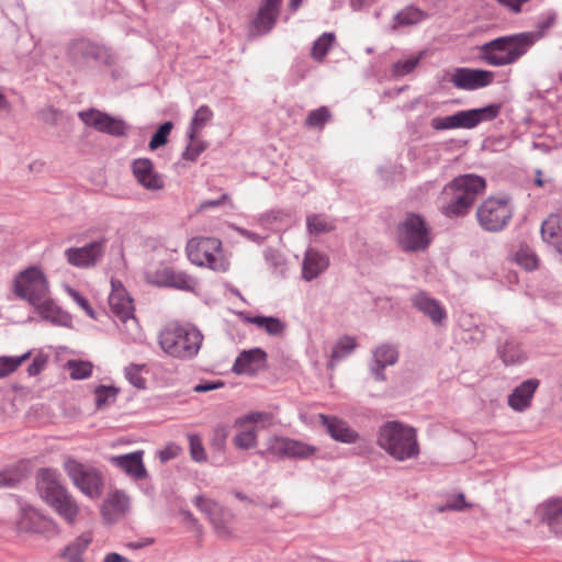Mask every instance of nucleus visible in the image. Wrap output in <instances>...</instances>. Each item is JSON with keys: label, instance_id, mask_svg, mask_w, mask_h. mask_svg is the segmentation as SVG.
Masks as SVG:
<instances>
[{"label": "nucleus", "instance_id": "nucleus-1", "mask_svg": "<svg viewBox=\"0 0 562 562\" xmlns=\"http://www.w3.org/2000/svg\"><path fill=\"white\" fill-rule=\"evenodd\" d=\"M541 38L540 32L499 36L477 47L481 61L504 67L517 63Z\"/></svg>", "mask_w": 562, "mask_h": 562}, {"label": "nucleus", "instance_id": "nucleus-2", "mask_svg": "<svg viewBox=\"0 0 562 562\" xmlns=\"http://www.w3.org/2000/svg\"><path fill=\"white\" fill-rule=\"evenodd\" d=\"M485 179L467 173L452 179L441 193V212L448 217L463 216L469 213L479 195L484 193Z\"/></svg>", "mask_w": 562, "mask_h": 562}, {"label": "nucleus", "instance_id": "nucleus-3", "mask_svg": "<svg viewBox=\"0 0 562 562\" xmlns=\"http://www.w3.org/2000/svg\"><path fill=\"white\" fill-rule=\"evenodd\" d=\"M376 445L400 462L417 459L420 453L416 429L398 420H389L379 427Z\"/></svg>", "mask_w": 562, "mask_h": 562}, {"label": "nucleus", "instance_id": "nucleus-4", "mask_svg": "<svg viewBox=\"0 0 562 562\" xmlns=\"http://www.w3.org/2000/svg\"><path fill=\"white\" fill-rule=\"evenodd\" d=\"M203 342L202 333L192 325L170 323L158 334V345L169 357L191 360L198 356Z\"/></svg>", "mask_w": 562, "mask_h": 562}, {"label": "nucleus", "instance_id": "nucleus-5", "mask_svg": "<svg viewBox=\"0 0 562 562\" xmlns=\"http://www.w3.org/2000/svg\"><path fill=\"white\" fill-rule=\"evenodd\" d=\"M37 490L41 497L68 525H74L80 513L79 505L72 495L61 485L59 474L52 469H42L37 474Z\"/></svg>", "mask_w": 562, "mask_h": 562}, {"label": "nucleus", "instance_id": "nucleus-6", "mask_svg": "<svg viewBox=\"0 0 562 562\" xmlns=\"http://www.w3.org/2000/svg\"><path fill=\"white\" fill-rule=\"evenodd\" d=\"M187 254L193 265L207 267L214 271H226L229 266L224 256L222 243L217 238H192L187 245Z\"/></svg>", "mask_w": 562, "mask_h": 562}, {"label": "nucleus", "instance_id": "nucleus-7", "mask_svg": "<svg viewBox=\"0 0 562 562\" xmlns=\"http://www.w3.org/2000/svg\"><path fill=\"white\" fill-rule=\"evenodd\" d=\"M396 240L403 251H424L431 243L430 228L420 215L407 214L397 226Z\"/></svg>", "mask_w": 562, "mask_h": 562}, {"label": "nucleus", "instance_id": "nucleus-8", "mask_svg": "<svg viewBox=\"0 0 562 562\" xmlns=\"http://www.w3.org/2000/svg\"><path fill=\"white\" fill-rule=\"evenodd\" d=\"M501 111L499 104H488L480 109L459 111L448 116L431 119L430 126L436 131L474 128L482 122L494 120Z\"/></svg>", "mask_w": 562, "mask_h": 562}, {"label": "nucleus", "instance_id": "nucleus-9", "mask_svg": "<svg viewBox=\"0 0 562 562\" xmlns=\"http://www.w3.org/2000/svg\"><path fill=\"white\" fill-rule=\"evenodd\" d=\"M12 290L19 299L35 304L49 294V282L41 267L31 266L15 276Z\"/></svg>", "mask_w": 562, "mask_h": 562}, {"label": "nucleus", "instance_id": "nucleus-10", "mask_svg": "<svg viewBox=\"0 0 562 562\" xmlns=\"http://www.w3.org/2000/svg\"><path fill=\"white\" fill-rule=\"evenodd\" d=\"M67 55L69 61L76 68H86L92 60L108 66L113 65L115 61L109 48L86 38L71 42Z\"/></svg>", "mask_w": 562, "mask_h": 562}, {"label": "nucleus", "instance_id": "nucleus-11", "mask_svg": "<svg viewBox=\"0 0 562 562\" xmlns=\"http://www.w3.org/2000/svg\"><path fill=\"white\" fill-rule=\"evenodd\" d=\"M513 209L507 199H486L476 210L480 226L487 232L502 231L512 220Z\"/></svg>", "mask_w": 562, "mask_h": 562}, {"label": "nucleus", "instance_id": "nucleus-12", "mask_svg": "<svg viewBox=\"0 0 562 562\" xmlns=\"http://www.w3.org/2000/svg\"><path fill=\"white\" fill-rule=\"evenodd\" d=\"M64 468L72 483L87 496L99 497L102 492L103 480L100 472L92 468H86L75 459H68Z\"/></svg>", "mask_w": 562, "mask_h": 562}, {"label": "nucleus", "instance_id": "nucleus-13", "mask_svg": "<svg viewBox=\"0 0 562 562\" xmlns=\"http://www.w3.org/2000/svg\"><path fill=\"white\" fill-rule=\"evenodd\" d=\"M106 239L100 238L82 247H69L64 255L67 262L76 268L89 269L94 267L103 257Z\"/></svg>", "mask_w": 562, "mask_h": 562}, {"label": "nucleus", "instance_id": "nucleus-14", "mask_svg": "<svg viewBox=\"0 0 562 562\" xmlns=\"http://www.w3.org/2000/svg\"><path fill=\"white\" fill-rule=\"evenodd\" d=\"M80 120L98 132L120 137L126 134V124L123 120L110 116L95 109L79 112Z\"/></svg>", "mask_w": 562, "mask_h": 562}, {"label": "nucleus", "instance_id": "nucleus-15", "mask_svg": "<svg viewBox=\"0 0 562 562\" xmlns=\"http://www.w3.org/2000/svg\"><path fill=\"white\" fill-rule=\"evenodd\" d=\"M194 504L209 517L218 537L226 539L232 536V531L228 526L232 515L227 510L214 501L203 496H196Z\"/></svg>", "mask_w": 562, "mask_h": 562}, {"label": "nucleus", "instance_id": "nucleus-16", "mask_svg": "<svg viewBox=\"0 0 562 562\" xmlns=\"http://www.w3.org/2000/svg\"><path fill=\"white\" fill-rule=\"evenodd\" d=\"M494 80V72L484 69L457 68L450 82L458 89L476 90L487 87Z\"/></svg>", "mask_w": 562, "mask_h": 562}, {"label": "nucleus", "instance_id": "nucleus-17", "mask_svg": "<svg viewBox=\"0 0 562 562\" xmlns=\"http://www.w3.org/2000/svg\"><path fill=\"white\" fill-rule=\"evenodd\" d=\"M132 172L137 183L148 191H160L165 188V179L148 158H138L132 162Z\"/></svg>", "mask_w": 562, "mask_h": 562}, {"label": "nucleus", "instance_id": "nucleus-18", "mask_svg": "<svg viewBox=\"0 0 562 562\" xmlns=\"http://www.w3.org/2000/svg\"><path fill=\"white\" fill-rule=\"evenodd\" d=\"M281 4L282 0H262L251 23L250 34L258 36L269 33L280 14Z\"/></svg>", "mask_w": 562, "mask_h": 562}, {"label": "nucleus", "instance_id": "nucleus-19", "mask_svg": "<svg viewBox=\"0 0 562 562\" xmlns=\"http://www.w3.org/2000/svg\"><path fill=\"white\" fill-rule=\"evenodd\" d=\"M412 305L427 316L435 326H443L447 321L445 306L424 291L415 293L411 297Z\"/></svg>", "mask_w": 562, "mask_h": 562}, {"label": "nucleus", "instance_id": "nucleus-20", "mask_svg": "<svg viewBox=\"0 0 562 562\" xmlns=\"http://www.w3.org/2000/svg\"><path fill=\"white\" fill-rule=\"evenodd\" d=\"M111 285L112 291L109 295V305L113 314L123 322L128 319L135 321L133 300L128 296L126 290L120 281L112 280Z\"/></svg>", "mask_w": 562, "mask_h": 562}, {"label": "nucleus", "instance_id": "nucleus-21", "mask_svg": "<svg viewBox=\"0 0 562 562\" xmlns=\"http://www.w3.org/2000/svg\"><path fill=\"white\" fill-rule=\"evenodd\" d=\"M267 353L261 348L244 350L236 358L233 371L237 374L254 375L266 368Z\"/></svg>", "mask_w": 562, "mask_h": 562}, {"label": "nucleus", "instance_id": "nucleus-22", "mask_svg": "<svg viewBox=\"0 0 562 562\" xmlns=\"http://www.w3.org/2000/svg\"><path fill=\"white\" fill-rule=\"evenodd\" d=\"M540 385L538 379H528L517 385L507 397L508 406L518 413H522L531 406L533 395Z\"/></svg>", "mask_w": 562, "mask_h": 562}, {"label": "nucleus", "instance_id": "nucleus-23", "mask_svg": "<svg viewBox=\"0 0 562 562\" xmlns=\"http://www.w3.org/2000/svg\"><path fill=\"white\" fill-rule=\"evenodd\" d=\"M322 425L325 427L327 434L336 441L342 443H353L358 440V432L352 429L347 422L325 414L318 415Z\"/></svg>", "mask_w": 562, "mask_h": 562}, {"label": "nucleus", "instance_id": "nucleus-24", "mask_svg": "<svg viewBox=\"0 0 562 562\" xmlns=\"http://www.w3.org/2000/svg\"><path fill=\"white\" fill-rule=\"evenodd\" d=\"M398 360V349L392 344H382L373 350L371 372L376 381H384L383 373L387 366H393Z\"/></svg>", "mask_w": 562, "mask_h": 562}, {"label": "nucleus", "instance_id": "nucleus-25", "mask_svg": "<svg viewBox=\"0 0 562 562\" xmlns=\"http://www.w3.org/2000/svg\"><path fill=\"white\" fill-rule=\"evenodd\" d=\"M143 450H137L131 453L113 456L110 462L120 468L127 475L135 480H143L147 477V471L143 462Z\"/></svg>", "mask_w": 562, "mask_h": 562}, {"label": "nucleus", "instance_id": "nucleus-26", "mask_svg": "<svg viewBox=\"0 0 562 562\" xmlns=\"http://www.w3.org/2000/svg\"><path fill=\"white\" fill-rule=\"evenodd\" d=\"M92 541L93 532L83 531L61 549L59 558L65 562H86L85 552Z\"/></svg>", "mask_w": 562, "mask_h": 562}, {"label": "nucleus", "instance_id": "nucleus-27", "mask_svg": "<svg viewBox=\"0 0 562 562\" xmlns=\"http://www.w3.org/2000/svg\"><path fill=\"white\" fill-rule=\"evenodd\" d=\"M543 241L554 247L562 260V210L550 214L541 225Z\"/></svg>", "mask_w": 562, "mask_h": 562}, {"label": "nucleus", "instance_id": "nucleus-28", "mask_svg": "<svg viewBox=\"0 0 562 562\" xmlns=\"http://www.w3.org/2000/svg\"><path fill=\"white\" fill-rule=\"evenodd\" d=\"M329 265V259L326 255L316 249L308 248L302 263V278L305 281H312L323 273Z\"/></svg>", "mask_w": 562, "mask_h": 562}, {"label": "nucleus", "instance_id": "nucleus-29", "mask_svg": "<svg viewBox=\"0 0 562 562\" xmlns=\"http://www.w3.org/2000/svg\"><path fill=\"white\" fill-rule=\"evenodd\" d=\"M40 316L58 326H70L71 319L69 315L65 312H63L54 302L48 297H44L42 301H37V303L32 304Z\"/></svg>", "mask_w": 562, "mask_h": 562}, {"label": "nucleus", "instance_id": "nucleus-30", "mask_svg": "<svg viewBox=\"0 0 562 562\" xmlns=\"http://www.w3.org/2000/svg\"><path fill=\"white\" fill-rule=\"evenodd\" d=\"M47 526L57 530V525L53 520L41 517L35 510H25L18 524V530L20 532L44 533Z\"/></svg>", "mask_w": 562, "mask_h": 562}, {"label": "nucleus", "instance_id": "nucleus-31", "mask_svg": "<svg viewBox=\"0 0 562 562\" xmlns=\"http://www.w3.org/2000/svg\"><path fill=\"white\" fill-rule=\"evenodd\" d=\"M130 508V497L124 493L116 491L106 501L103 514L110 519H117L123 516Z\"/></svg>", "mask_w": 562, "mask_h": 562}, {"label": "nucleus", "instance_id": "nucleus-32", "mask_svg": "<svg viewBox=\"0 0 562 562\" xmlns=\"http://www.w3.org/2000/svg\"><path fill=\"white\" fill-rule=\"evenodd\" d=\"M357 347V341L351 336H344L339 338L331 351L328 366L333 368L337 362L351 353Z\"/></svg>", "mask_w": 562, "mask_h": 562}, {"label": "nucleus", "instance_id": "nucleus-33", "mask_svg": "<svg viewBox=\"0 0 562 562\" xmlns=\"http://www.w3.org/2000/svg\"><path fill=\"white\" fill-rule=\"evenodd\" d=\"M542 521L549 525L560 521L562 518V498H551L544 502L539 508Z\"/></svg>", "mask_w": 562, "mask_h": 562}, {"label": "nucleus", "instance_id": "nucleus-34", "mask_svg": "<svg viewBox=\"0 0 562 562\" xmlns=\"http://www.w3.org/2000/svg\"><path fill=\"white\" fill-rule=\"evenodd\" d=\"M249 323L263 328L271 336H282L286 325L277 317L254 316L248 318Z\"/></svg>", "mask_w": 562, "mask_h": 562}, {"label": "nucleus", "instance_id": "nucleus-35", "mask_svg": "<svg viewBox=\"0 0 562 562\" xmlns=\"http://www.w3.org/2000/svg\"><path fill=\"white\" fill-rule=\"evenodd\" d=\"M499 357L506 366L519 364L526 359L520 346L514 341H506L498 350Z\"/></svg>", "mask_w": 562, "mask_h": 562}, {"label": "nucleus", "instance_id": "nucleus-36", "mask_svg": "<svg viewBox=\"0 0 562 562\" xmlns=\"http://www.w3.org/2000/svg\"><path fill=\"white\" fill-rule=\"evenodd\" d=\"M213 116V112L207 105H201L194 113L189 131H188V137L194 139L196 137L198 133L205 126V124L211 121Z\"/></svg>", "mask_w": 562, "mask_h": 562}, {"label": "nucleus", "instance_id": "nucleus-37", "mask_svg": "<svg viewBox=\"0 0 562 562\" xmlns=\"http://www.w3.org/2000/svg\"><path fill=\"white\" fill-rule=\"evenodd\" d=\"M425 18L426 14L422 10L415 7H406L405 9L396 13V15L394 16V20L396 22L395 26L415 25L422 22Z\"/></svg>", "mask_w": 562, "mask_h": 562}, {"label": "nucleus", "instance_id": "nucleus-38", "mask_svg": "<svg viewBox=\"0 0 562 562\" xmlns=\"http://www.w3.org/2000/svg\"><path fill=\"white\" fill-rule=\"evenodd\" d=\"M335 42L334 33H323L313 44L311 56L314 60L322 61Z\"/></svg>", "mask_w": 562, "mask_h": 562}, {"label": "nucleus", "instance_id": "nucleus-39", "mask_svg": "<svg viewBox=\"0 0 562 562\" xmlns=\"http://www.w3.org/2000/svg\"><path fill=\"white\" fill-rule=\"evenodd\" d=\"M194 284L195 282L193 278H191L187 273L182 271H175L173 269L169 268L168 281L166 286L189 291L194 288Z\"/></svg>", "mask_w": 562, "mask_h": 562}, {"label": "nucleus", "instance_id": "nucleus-40", "mask_svg": "<svg viewBox=\"0 0 562 562\" xmlns=\"http://www.w3.org/2000/svg\"><path fill=\"white\" fill-rule=\"evenodd\" d=\"M331 119V113L327 106H321L308 113L305 119V126L308 128L322 130Z\"/></svg>", "mask_w": 562, "mask_h": 562}, {"label": "nucleus", "instance_id": "nucleus-41", "mask_svg": "<svg viewBox=\"0 0 562 562\" xmlns=\"http://www.w3.org/2000/svg\"><path fill=\"white\" fill-rule=\"evenodd\" d=\"M272 415L266 412H250L236 419L235 425L243 427L247 424H260L262 428L269 427L272 424Z\"/></svg>", "mask_w": 562, "mask_h": 562}, {"label": "nucleus", "instance_id": "nucleus-42", "mask_svg": "<svg viewBox=\"0 0 562 562\" xmlns=\"http://www.w3.org/2000/svg\"><path fill=\"white\" fill-rule=\"evenodd\" d=\"M258 427L254 426L235 435L233 441L238 449L248 450L257 446Z\"/></svg>", "mask_w": 562, "mask_h": 562}, {"label": "nucleus", "instance_id": "nucleus-43", "mask_svg": "<svg viewBox=\"0 0 562 562\" xmlns=\"http://www.w3.org/2000/svg\"><path fill=\"white\" fill-rule=\"evenodd\" d=\"M307 231L312 234L328 233L335 228L331 221L327 220L323 215H310L306 218Z\"/></svg>", "mask_w": 562, "mask_h": 562}, {"label": "nucleus", "instance_id": "nucleus-44", "mask_svg": "<svg viewBox=\"0 0 562 562\" xmlns=\"http://www.w3.org/2000/svg\"><path fill=\"white\" fill-rule=\"evenodd\" d=\"M290 442V438L273 436L268 439L267 451L279 458H286Z\"/></svg>", "mask_w": 562, "mask_h": 562}, {"label": "nucleus", "instance_id": "nucleus-45", "mask_svg": "<svg viewBox=\"0 0 562 562\" xmlns=\"http://www.w3.org/2000/svg\"><path fill=\"white\" fill-rule=\"evenodd\" d=\"M31 352H25L20 357H0V379L14 372L29 357Z\"/></svg>", "mask_w": 562, "mask_h": 562}, {"label": "nucleus", "instance_id": "nucleus-46", "mask_svg": "<svg viewBox=\"0 0 562 562\" xmlns=\"http://www.w3.org/2000/svg\"><path fill=\"white\" fill-rule=\"evenodd\" d=\"M472 506L473 505L471 503H468L465 501L464 494L459 493L457 495L450 496L443 505H441L437 508V510L439 513H443V512H448V510L463 512L465 509L471 508Z\"/></svg>", "mask_w": 562, "mask_h": 562}, {"label": "nucleus", "instance_id": "nucleus-47", "mask_svg": "<svg viewBox=\"0 0 562 562\" xmlns=\"http://www.w3.org/2000/svg\"><path fill=\"white\" fill-rule=\"evenodd\" d=\"M315 452L316 448L314 446L307 445L303 441L291 439L286 458L305 459L311 457Z\"/></svg>", "mask_w": 562, "mask_h": 562}, {"label": "nucleus", "instance_id": "nucleus-48", "mask_svg": "<svg viewBox=\"0 0 562 562\" xmlns=\"http://www.w3.org/2000/svg\"><path fill=\"white\" fill-rule=\"evenodd\" d=\"M94 395H95V406L98 408H101V407H104L108 404L115 401L116 395H117V390L112 386L99 385L94 390Z\"/></svg>", "mask_w": 562, "mask_h": 562}, {"label": "nucleus", "instance_id": "nucleus-49", "mask_svg": "<svg viewBox=\"0 0 562 562\" xmlns=\"http://www.w3.org/2000/svg\"><path fill=\"white\" fill-rule=\"evenodd\" d=\"M67 366L70 371V378L74 380H82L91 375L92 366L90 362L70 360L67 362Z\"/></svg>", "mask_w": 562, "mask_h": 562}, {"label": "nucleus", "instance_id": "nucleus-50", "mask_svg": "<svg viewBox=\"0 0 562 562\" xmlns=\"http://www.w3.org/2000/svg\"><path fill=\"white\" fill-rule=\"evenodd\" d=\"M516 261L526 270H535L538 268L539 259L535 252L528 248H520L516 252Z\"/></svg>", "mask_w": 562, "mask_h": 562}, {"label": "nucleus", "instance_id": "nucleus-51", "mask_svg": "<svg viewBox=\"0 0 562 562\" xmlns=\"http://www.w3.org/2000/svg\"><path fill=\"white\" fill-rule=\"evenodd\" d=\"M173 127L172 122L168 121L165 122L159 126L157 132L153 135L150 142H149V148L151 150H155L159 148L160 146L165 145L168 139V135L170 134L171 130Z\"/></svg>", "mask_w": 562, "mask_h": 562}, {"label": "nucleus", "instance_id": "nucleus-52", "mask_svg": "<svg viewBox=\"0 0 562 562\" xmlns=\"http://www.w3.org/2000/svg\"><path fill=\"white\" fill-rule=\"evenodd\" d=\"M420 55L412 56L407 59L398 60L393 65V72L395 76H406L411 74L418 65Z\"/></svg>", "mask_w": 562, "mask_h": 562}, {"label": "nucleus", "instance_id": "nucleus-53", "mask_svg": "<svg viewBox=\"0 0 562 562\" xmlns=\"http://www.w3.org/2000/svg\"><path fill=\"white\" fill-rule=\"evenodd\" d=\"M190 456L196 462L206 461V452L204 450L201 438L198 435H189Z\"/></svg>", "mask_w": 562, "mask_h": 562}, {"label": "nucleus", "instance_id": "nucleus-54", "mask_svg": "<svg viewBox=\"0 0 562 562\" xmlns=\"http://www.w3.org/2000/svg\"><path fill=\"white\" fill-rule=\"evenodd\" d=\"M169 268L161 267L156 270H147L145 272V280L157 286H166L168 281Z\"/></svg>", "mask_w": 562, "mask_h": 562}, {"label": "nucleus", "instance_id": "nucleus-55", "mask_svg": "<svg viewBox=\"0 0 562 562\" xmlns=\"http://www.w3.org/2000/svg\"><path fill=\"white\" fill-rule=\"evenodd\" d=\"M229 435V427L227 425H217L213 429L211 446L217 450H223L226 445V439Z\"/></svg>", "mask_w": 562, "mask_h": 562}, {"label": "nucleus", "instance_id": "nucleus-56", "mask_svg": "<svg viewBox=\"0 0 562 562\" xmlns=\"http://www.w3.org/2000/svg\"><path fill=\"white\" fill-rule=\"evenodd\" d=\"M189 140L190 143L183 151L182 157L187 160L194 161L206 149V143L198 140L196 137H194V139L189 138Z\"/></svg>", "mask_w": 562, "mask_h": 562}, {"label": "nucleus", "instance_id": "nucleus-57", "mask_svg": "<svg viewBox=\"0 0 562 562\" xmlns=\"http://www.w3.org/2000/svg\"><path fill=\"white\" fill-rule=\"evenodd\" d=\"M144 366L130 364L125 369V376L128 382L137 389H145L146 381L140 375V371Z\"/></svg>", "mask_w": 562, "mask_h": 562}, {"label": "nucleus", "instance_id": "nucleus-58", "mask_svg": "<svg viewBox=\"0 0 562 562\" xmlns=\"http://www.w3.org/2000/svg\"><path fill=\"white\" fill-rule=\"evenodd\" d=\"M265 258L269 266L272 267L276 271H283L285 259L281 254L269 248L265 251Z\"/></svg>", "mask_w": 562, "mask_h": 562}, {"label": "nucleus", "instance_id": "nucleus-59", "mask_svg": "<svg viewBox=\"0 0 562 562\" xmlns=\"http://www.w3.org/2000/svg\"><path fill=\"white\" fill-rule=\"evenodd\" d=\"M181 448L175 443H170L158 452L159 460L165 463L169 460H172L179 456Z\"/></svg>", "mask_w": 562, "mask_h": 562}, {"label": "nucleus", "instance_id": "nucleus-60", "mask_svg": "<svg viewBox=\"0 0 562 562\" xmlns=\"http://www.w3.org/2000/svg\"><path fill=\"white\" fill-rule=\"evenodd\" d=\"M224 382L222 380H216V381H203L199 384H196L194 387H193V391L195 393H205V392H210V391H213V390H217V389H221L224 386Z\"/></svg>", "mask_w": 562, "mask_h": 562}, {"label": "nucleus", "instance_id": "nucleus-61", "mask_svg": "<svg viewBox=\"0 0 562 562\" xmlns=\"http://www.w3.org/2000/svg\"><path fill=\"white\" fill-rule=\"evenodd\" d=\"M227 201H229L228 194L223 193L216 200H205V201L201 202V204L199 206V211H205V210H207L210 207H217V206L222 205L223 203H225Z\"/></svg>", "mask_w": 562, "mask_h": 562}, {"label": "nucleus", "instance_id": "nucleus-62", "mask_svg": "<svg viewBox=\"0 0 562 562\" xmlns=\"http://www.w3.org/2000/svg\"><path fill=\"white\" fill-rule=\"evenodd\" d=\"M46 360L45 358L37 356L33 359L32 363L27 368V372L30 375L38 374L45 367Z\"/></svg>", "mask_w": 562, "mask_h": 562}, {"label": "nucleus", "instance_id": "nucleus-63", "mask_svg": "<svg viewBox=\"0 0 562 562\" xmlns=\"http://www.w3.org/2000/svg\"><path fill=\"white\" fill-rule=\"evenodd\" d=\"M279 215H280V213L278 211L271 210V211H268V212L261 214L260 217L258 218V221L262 226H268L269 224L277 221L279 218Z\"/></svg>", "mask_w": 562, "mask_h": 562}, {"label": "nucleus", "instance_id": "nucleus-64", "mask_svg": "<svg viewBox=\"0 0 562 562\" xmlns=\"http://www.w3.org/2000/svg\"><path fill=\"white\" fill-rule=\"evenodd\" d=\"M70 294L72 299L89 314L92 316V310L89 302L82 297L78 292L71 290Z\"/></svg>", "mask_w": 562, "mask_h": 562}]
</instances>
